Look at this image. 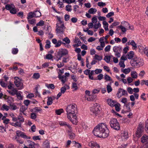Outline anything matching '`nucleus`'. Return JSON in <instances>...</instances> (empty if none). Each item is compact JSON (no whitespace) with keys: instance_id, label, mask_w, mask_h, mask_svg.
Masks as SVG:
<instances>
[{"instance_id":"nucleus-1","label":"nucleus","mask_w":148,"mask_h":148,"mask_svg":"<svg viewBox=\"0 0 148 148\" xmlns=\"http://www.w3.org/2000/svg\"><path fill=\"white\" fill-rule=\"evenodd\" d=\"M93 132L95 136L104 138L108 137L109 133L106 125L103 123L97 125L94 128Z\"/></svg>"},{"instance_id":"nucleus-2","label":"nucleus","mask_w":148,"mask_h":148,"mask_svg":"<svg viewBox=\"0 0 148 148\" xmlns=\"http://www.w3.org/2000/svg\"><path fill=\"white\" fill-rule=\"evenodd\" d=\"M67 117L68 119L74 124L77 123L76 114L77 113V106L75 104L68 105L66 108Z\"/></svg>"},{"instance_id":"nucleus-3","label":"nucleus","mask_w":148,"mask_h":148,"mask_svg":"<svg viewBox=\"0 0 148 148\" xmlns=\"http://www.w3.org/2000/svg\"><path fill=\"white\" fill-rule=\"evenodd\" d=\"M16 135L14 136V139L18 143L22 144L23 141L19 139V137H21L23 138L30 139L31 138L25 134L20 130H17L16 132Z\"/></svg>"},{"instance_id":"nucleus-4","label":"nucleus","mask_w":148,"mask_h":148,"mask_svg":"<svg viewBox=\"0 0 148 148\" xmlns=\"http://www.w3.org/2000/svg\"><path fill=\"white\" fill-rule=\"evenodd\" d=\"M109 124L110 127L115 130H119L120 129V126L117 120L115 118L111 119Z\"/></svg>"},{"instance_id":"nucleus-5","label":"nucleus","mask_w":148,"mask_h":148,"mask_svg":"<svg viewBox=\"0 0 148 148\" xmlns=\"http://www.w3.org/2000/svg\"><path fill=\"white\" fill-rule=\"evenodd\" d=\"M68 54V51L66 49H61L59 50L58 52L57 56V61L61 60L62 57L66 56Z\"/></svg>"},{"instance_id":"nucleus-6","label":"nucleus","mask_w":148,"mask_h":148,"mask_svg":"<svg viewBox=\"0 0 148 148\" xmlns=\"http://www.w3.org/2000/svg\"><path fill=\"white\" fill-rule=\"evenodd\" d=\"M117 97L120 98L123 96H127L128 95L127 91L121 88H119L116 95Z\"/></svg>"},{"instance_id":"nucleus-7","label":"nucleus","mask_w":148,"mask_h":148,"mask_svg":"<svg viewBox=\"0 0 148 148\" xmlns=\"http://www.w3.org/2000/svg\"><path fill=\"white\" fill-rule=\"evenodd\" d=\"M56 33L59 34H63L65 29V26L64 23L60 25L56 24Z\"/></svg>"},{"instance_id":"nucleus-8","label":"nucleus","mask_w":148,"mask_h":148,"mask_svg":"<svg viewBox=\"0 0 148 148\" xmlns=\"http://www.w3.org/2000/svg\"><path fill=\"white\" fill-rule=\"evenodd\" d=\"M113 50L114 53L115 55L118 57L121 56V53L122 51V48L120 46H114L113 47Z\"/></svg>"},{"instance_id":"nucleus-9","label":"nucleus","mask_w":148,"mask_h":148,"mask_svg":"<svg viewBox=\"0 0 148 148\" xmlns=\"http://www.w3.org/2000/svg\"><path fill=\"white\" fill-rule=\"evenodd\" d=\"M143 129V126L142 125H139L136 132V134L138 137H140L142 135Z\"/></svg>"},{"instance_id":"nucleus-10","label":"nucleus","mask_w":148,"mask_h":148,"mask_svg":"<svg viewBox=\"0 0 148 148\" xmlns=\"http://www.w3.org/2000/svg\"><path fill=\"white\" fill-rule=\"evenodd\" d=\"M90 111L91 115L96 116L99 112L100 110L98 107H95L91 108Z\"/></svg>"},{"instance_id":"nucleus-11","label":"nucleus","mask_w":148,"mask_h":148,"mask_svg":"<svg viewBox=\"0 0 148 148\" xmlns=\"http://www.w3.org/2000/svg\"><path fill=\"white\" fill-rule=\"evenodd\" d=\"M134 60H136V63L137 64L138 67L143 66L144 64V62L143 60L138 57H135L134 58Z\"/></svg>"},{"instance_id":"nucleus-12","label":"nucleus","mask_w":148,"mask_h":148,"mask_svg":"<svg viewBox=\"0 0 148 148\" xmlns=\"http://www.w3.org/2000/svg\"><path fill=\"white\" fill-rule=\"evenodd\" d=\"M58 77L63 84H64L67 81L68 79L67 77H66V76L64 75H62L60 73H59Z\"/></svg>"},{"instance_id":"nucleus-13","label":"nucleus","mask_w":148,"mask_h":148,"mask_svg":"<svg viewBox=\"0 0 148 148\" xmlns=\"http://www.w3.org/2000/svg\"><path fill=\"white\" fill-rule=\"evenodd\" d=\"M88 145L92 148H100V146L98 144L95 142L92 141L88 143Z\"/></svg>"},{"instance_id":"nucleus-14","label":"nucleus","mask_w":148,"mask_h":148,"mask_svg":"<svg viewBox=\"0 0 148 148\" xmlns=\"http://www.w3.org/2000/svg\"><path fill=\"white\" fill-rule=\"evenodd\" d=\"M15 80L14 82V84L16 87L20 86L22 84L20 79L18 77H15Z\"/></svg>"},{"instance_id":"nucleus-15","label":"nucleus","mask_w":148,"mask_h":148,"mask_svg":"<svg viewBox=\"0 0 148 148\" xmlns=\"http://www.w3.org/2000/svg\"><path fill=\"white\" fill-rule=\"evenodd\" d=\"M47 101V104L48 106L51 105L53 103V101L55 99L54 97H48Z\"/></svg>"},{"instance_id":"nucleus-16","label":"nucleus","mask_w":148,"mask_h":148,"mask_svg":"<svg viewBox=\"0 0 148 148\" xmlns=\"http://www.w3.org/2000/svg\"><path fill=\"white\" fill-rule=\"evenodd\" d=\"M96 97V96L94 94L92 95L91 96L90 95L89 97H88L86 96H85V98L86 99H87L88 101H91L93 100Z\"/></svg>"},{"instance_id":"nucleus-17","label":"nucleus","mask_w":148,"mask_h":148,"mask_svg":"<svg viewBox=\"0 0 148 148\" xmlns=\"http://www.w3.org/2000/svg\"><path fill=\"white\" fill-rule=\"evenodd\" d=\"M134 53L133 51H131L129 52L126 55L127 57L129 59H132L134 57Z\"/></svg>"},{"instance_id":"nucleus-18","label":"nucleus","mask_w":148,"mask_h":148,"mask_svg":"<svg viewBox=\"0 0 148 148\" xmlns=\"http://www.w3.org/2000/svg\"><path fill=\"white\" fill-rule=\"evenodd\" d=\"M7 91L12 96L16 95L18 92L17 90L15 88H14L12 90H7Z\"/></svg>"},{"instance_id":"nucleus-19","label":"nucleus","mask_w":148,"mask_h":148,"mask_svg":"<svg viewBox=\"0 0 148 148\" xmlns=\"http://www.w3.org/2000/svg\"><path fill=\"white\" fill-rule=\"evenodd\" d=\"M107 102L109 105L112 107L114 106L115 104L114 101L110 99H108Z\"/></svg>"},{"instance_id":"nucleus-20","label":"nucleus","mask_w":148,"mask_h":148,"mask_svg":"<svg viewBox=\"0 0 148 148\" xmlns=\"http://www.w3.org/2000/svg\"><path fill=\"white\" fill-rule=\"evenodd\" d=\"M141 142L142 143H144L147 141L148 140V136L146 135H144L141 138Z\"/></svg>"},{"instance_id":"nucleus-21","label":"nucleus","mask_w":148,"mask_h":148,"mask_svg":"<svg viewBox=\"0 0 148 148\" xmlns=\"http://www.w3.org/2000/svg\"><path fill=\"white\" fill-rule=\"evenodd\" d=\"M130 40L128 42V45H131L132 46V47H134V49H136L137 48V46L136 43L134 42V40L131 41L130 42Z\"/></svg>"},{"instance_id":"nucleus-22","label":"nucleus","mask_w":148,"mask_h":148,"mask_svg":"<svg viewBox=\"0 0 148 148\" xmlns=\"http://www.w3.org/2000/svg\"><path fill=\"white\" fill-rule=\"evenodd\" d=\"M121 136L122 138L127 139L128 137L127 132L126 131H124L122 133Z\"/></svg>"},{"instance_id":"nucleus-23","label":"nucleus","mask_w":148,"mask_h":148,"mask_svg":"<svg viewBox=\"0 0 148 148\" xmlns=\"http://www.w3.org/2000/svg\"><path fill=\"white\" fill-rule=\"evenodd\" d=\"M33 17H35L34 12H29L28 13L27 18V19H30Z\"/></svg>"},{"instance_id":"nucleus-24","label":"nucleus","mask_w":148,"mask_h":148,"mask_svg":"<svg viewBox=\"0 0 148 148\" xmlns=\"http://www.w3.org/2000/svg\"><path fill=\"white\" fill-rule=\"evenodd\" d=\"M111 57H113L112 56H105L104 58V60L107 63H109L110 61V59Z\"/></svg>"},{"instance_id":"nucleus-25","label":"nucleus","mask_w":148,"mask_h":148,"mask_svg":"<svg viewBox=\"0 0 148 148\" xmlns=\"http://www.w3.org/2000/svg\"><path fill=\"white\" fill-rule=\"evenodd\" d=\"M97 11L95 8H91L88 10V12L89 14H94L97 12Z\"/></svg>"},{"instance_id":"nucleus-26","label":"nucleus","mask_w":148,"mask_h":148,"mask_svg":"<svg viewBox=\"0 0 148 148\" xmlns=\"http://www.w3.org/2000/svg\"><path fill=\"white\" fill-rule=\"evenodd\" d=\"M131 76L133 78H136L138 76V74L135 71H132L131 73Z\"/></svg>"},{"instance_id":"nucleus-27","label":"nucleus","mask_w":148,"mask_h":148,"mask_svg":"<svg viewBox=\"0 0 148 148\" xmlns=\"http://www.w3.org/2000/svg\"><path fill=\"white\" fill-rule=\"evenodd\" d=\"M10 109L12 110H15L18 109L17 107L14 103L10 104Z\"/></svg>"},{"instance_id":"nucleus-28","label":"nucleus","mask_w":148,"mask_h":148,"mask_svg":"<svg viewBox=\"0 0 148 148\" xmlns=\"http://www.w3.org/2000/svg\"><path fill=\"white\" fill-rule=\"evenodd\" d=\"M130 63L132 66L134 67H138L137 64L136 63V60H133L130 62Z\"/></svg>"},{"instance_id":"nucleus-29","label":"nucleus","mask_w":148,"mask_h":148,"mask_svg":"<svg viewBox=\"0 0 148 148\" xmlns=\"http://www.w3.org/2000/svg\"><path fill=\"white\" fill-rule=\"evenodd\" d=\"M1 108L2 110H5L6 111H8L9 110L10 107L5 104H3L2 105Z\"/></svg>"},{"instance_id":"nucleus-30","label":"nucleus","mask_w":148,"mask_h":148,"mask_svg":"<svg viewBox=\"0 0 148 148\" xmlns=\"http://www.w3.org/2000/svg\"><path fill=\"white\" fill-rule=\"evenodd\" d=\"M45 86L48 88H50L52 89H53L55 88L54 85L53 84H46Z\"/></svg>"},{"instance_id":"nucleus-31","label":"nucleus","mask_w":148,"mask_h":148,"mask_svg":"<svg viewBox=\"0 0 148 148\" xmlns=\"http://www.w3.org/2000/svg\"><path fill=\"white\" fill-rule=\"evenodd\" d=\"M64 112V110L63 109H60L56 110L55 111V112L56 114L60 115L62 113Z\"/></svg>"},{"instance_id":"nucleus-32","label":"nucleus","mask_w":148,"mask_h":148,"mask_svg":"<svg viewBox=\"0 0 148 148\" xmlns=\"http://www.w3.org/2000/svg\"><path fill=\"white\" fill-rule=\"evenodd\" d=\"M103 27L105 30L107 31L108 30V24L106 21H104L103 22Z\"/></svg>"},{"instance_id":"nucleus-33","label":"nucleus","mask_w":148,"mask_h":148,"mask_svg":"<svg viewBox=\"0 0 148 148\" xmlns=\"http://www.w3.org/2000/svg\"><path fill=\"white\" fill-rule=\"evenodd\" d=\"M35 17H39L41 16V13L39 11H36L34 12Z\"/></svg>"},{"instance_id":"nucleus-34","label":"nucleus","mask_w":148,"mask_h":148,"mask_svg":"<svg viewBox=\"0 0 148 148\" xmlns=\"http://www.w3.org/2000/svg\"><path fill=\"white\" fill-rule=\"evenodd\" d=\"M18 119L19 121V122H23L24 121V119L23 118L22 113H20L19 115L18 116Z\"/></svg>"},{"instance_id":"nucleus-35","label":"nucleus","mask_w":148,"mask_h":148,"mask_svg":"<svg viewBox=\"0 0 148 148\" xmlns=\"http://www.w3.org/2000/svg\"><path fill=\"white\" fill-rule=\"evenodd\" d=\"M44 148H50L49 143L47 140L44 142Z\"/></svg>"},{"instance_id":"nucleus-36","label":"nucleus","mask_w":148,"mask_h":148,"mask_svg":"<svg viewBox=\"0 0 148 148\" xmlns=\"http://www.w3.org/2000/svg\"><path fill=\"white\" fill-rule=\"evenodd\" d=\"M46 44L45 46V48L48 49V48H50L51 47V45H50L51 42H50V41L48 40H46Z\"/></svg>"},{"instance_id":"nucleus-37","label":"nucleus","mask_w":148,"mask_h":148,"mask_svg":"<svg viewBox=\"0 0 148 148\" xmlns=\"http://www.w3.org/2000/svg\"><path fill=\"white\" fill-rule=\"evenodd\" d=\"M130 71V68L125 69H122L121 70V71L124 73L127 74L129 73Z\"/></svg>"},{"instance_id":"nucleus-38","label":"nucleus","mask_w":148,"mask_h":148,"mask_svg":"<svg viewBox=\"0 0 148 148\" xmlns=\"http://www.w3.org/2000/svg\"><path fill=\"white\" fill-rule=\"evenodd\" d=\"M40 75L38 73H34L33 76V78L36 79H38L40 78Z\"/></svg>"},{"instance_id":"nucleus-39","label":"nucleus","mask_w":148,"mask_h":148,"mask_svg":"<svg viewBox=\"0 0 148 148\" xmlns=\"http://www.w3.org/2000/svg\"><path fill=\"white\" fill-rule=\"evenodd\" d=\"M16 95L17 97L19 100H22L23 97L20 92H17Z\"/></svg>"},{"instance_id":"nucleus-40","label":"nucleus","mask_w":148,"mask_h":148,"mask_svg":"<svg viewBox=\"0 0 148 148\" xmlns=\"http://www.w3.org/2000/svg\"><path fill=\"white\" fill-rule=\"evenodd\" d=\"M28 22L31 25L34 24L36 23V20L34 18L32 19H27Z\"/></svg>"},{"instance_id":"nucleus-41","label":"nucleus","mask_w":148,"mask_h":148,"mask_svg":"<svg viewBox=\"0 0 148 148\" xmlns=\"http://www.w3.org/2000/svg\"><path fill=\"white\" fill-rule=\"evenodd\" d=\"M94 59L97 60H98L100 61L102 59V57L101 56H100L97 55L95 54V55Z\"/></svg>"},{"instance_id":"nucleus-42","label":"nucleus","mask_w":148,"mask_h":148,"mask_svg":"<svg viewBox=\"0 0 148 148\" xmlns=\"http://www.w3.org/2000/svg\"><path fill=\"white\" fill-rule=\"evenodd\" d=\"M104 79L106 81H112V79L109 75H104Z\"/></svg>"},{"instance_id":"nucleus-43","label":"nucleus","mask_w":148,"mask_h":148,"mask_svg":"<svg viewBox=\"0 0 148 148\" xmlns=\"http://www.w3.org/2000/svg\"><path fill=\"white\" fill-rule=\"evenodd\" d=\"M10 12L13 14H16V9L15 8H12L10 10Z\"/></svg>"},{"instance_id":"nucleus-44","label":"nucleus","mask_w":148,"mask_h":148,"mask_svg":"<svg viewBox=\"0 0 148 148\" xmlns=\"http://www.w3.org/2000/svg\"><path fill=\"white\" fill-rule=\"evenodd\" d=\"M27 108L25 106H22L20 108V112H23L26 110Z\"/></svg>"},{"instance_id":"nucleus-45","label":"nucleus","mask_w":148,"mask_h":148,"mask_svg":"<svg viewBox=\"0 0 148 148\" xmlns=\"http://www.w3.org/2000/svg\"><path fill=\"white\" fill-rule=\"evenodd\" d=\"M0 84L1 86L3 87H6L7 84L5 83L2 80H1V81L0 82Z\"/></svg>"},{"instance_id":"nucleus-46","label":"nucleus","mask_w":148,"mask_h":148,"mask_svg":"<svg viewBox=\"0 0 148 148\" xmlns=\"http://www.w3.org/2000/svg\"><path fill=\"white\" fill-rule=\"evenodd\" d=\"M101 24L100 23H98L95 24L93 26V28L95 29H97L99 27H101Z\"/></svg>"},{"instance_id":"nucleus-47","label":"nucleus","mask_w":148,"mask_h":148,"mask_svg":"<svg viewBox=\"0 0 148 148\" xmlns=\"http://www.w3.org/2000/svg\"><path fill=\"white\" fill-rule=\"evenodd\" d=\"M64 65V63L63 62H60L59 63L57 64V66L58 68H60L63 66Z\"/></svg>"},{"instance_id":"nucleus-48","label":"nucleus","mask_w":148,"mask_h":148,"mask_svg":"<svg viewBox=\"0 0 148 148\" xmlns=\"http://www.w3.org/2000/svg\"><path fill=\"white\" fill-rule=\"evenodd\" d=\"M127 91L129 94H132L133 92V89L130 87H128L127 88Z\"/></svg>"},{"instance_id":"nucleus-49","label":"nucleus","mask_w":148,"mask_h":148,"mask_svg":"<svg viewBox=\"0 0 148 148\" xmlns=\"http://www.w3.org/2000/svg\"><path fill=\"white\" fill-rule=\"evenodd\" d=\"M74 42L79 44V45H80L82 44L81 42L80 41V40L77 37H75Z\"/></svg>"},{"instance_id":"nucleus-50","label":"nucleus","mask_w":148,"mask_h":148,"mask_svg":"<svg viewBox=\"0 0 148 148\" xmlns=\"http://www.w3.org/2000/svg\"><path fill=\"white\" fill-rule=\"evenodd\" d=\"M63 41H64L67 44H69L70 42L69 39L67 37H66L63 39Z\"/></svg>"},{"instance_id":"nucleus-51","label":"nucleus","mask_w":148,"mask_h":148,"mask_svg":"<svg viewBox=\"0 0 148 148\" xmlns=\"http://www.w3.org/2000/svg\"><path fill=\"white\" fill-rule=\"evenodd\" d=\"M97 5L99 7H103L106 5V4L105 3L100 2L98 3Z\"/></svg>"},{"instance_id":"nucleus-52","label":"nucleus","mask_w":148,"mask_h":148,"mask_svg":"<svg viewBox=\"0 0 148 148\" xmlns=\"http://www.w3.org/2000/svg\"><path fill=\"white\" fill-rule=\"evenodd\" d=\"M130 103L129 102L127 103V104H126L125 106H124L126 107V109L128 112H130L131 110L130 108Z\"/></svg>"},{"instance_id":"nucleus-53","label":"nucleus","mask_w":148,"mask_h":148,"mask_svg":"<svg viewBox=\"0 0 148 148\" xmlns=\"http://www.w3.org/2000/svg\"><path fill=\"white\" fill-rule=\"evenodd\" d=\"M56 17L57 18V19L58 20L59 22V23H57V24H58V25H60L62 24V23H63V22L61 21V18L60 17L57 16Z\"/></svg>"},{"instance_id":"nucleus-54","label":"nucleus","mask_w":148,"mask_h":148,"mask_svg":"<svg viewBox=\"0 0 148 148\" xmlns=\"http://www.w3.org/2000/svg\"><path fill=\"white\" fill-rule=\"evenodd\" d=\"M44 24V22L42 20H40L38 23L36 25L37 26H43Z\"/></svg>"},{"instance_id":"nucleus-55","label":"nucleus","mask_w":148,"mask_h":148,"mask_svg":"<svg viewBox=\"0 0 148 148\" xmlns=\"http://www.w3.org/2000/svg\"><path fill=\"white\" fill-rule=\"evenodd\" d=\"M107 89L108 92L109 93L112 91V89L110 86L108 85L107 86Z\"/></svg>"},{"instance_id":"nucleus-56","label":"nucleus","mask_w":148,"mask_h":148,"mask_svg":"<svg viewBox=\"0 0 148 148\" xmlns=\"http://www.w3.org/2000/svg\"><path fill=\"white\" fill-rule=\"evenodd\" d=\"M119 27L121 29L122 31L124 33L126 31V28L120 25Z\"/></svg>"},{"instance_id":"nucleus-57","label":"nucleus","mask_w":148,"mask_h":148,"mask_svg":"<svg viewBox=\"0 0 148 148\" xmlns=\"http://www.w3.org/2000/svg\"><path fill=\"white\" fill-rule=\"evenodd\" d=\"M71 6L70 5H67L66 6V10L68 11H71L72 10L71 8Z\"/></svg>"},{"instance_id":"nucleus-58","label":"nucleus","mask_w":148,"mask_h":148,"mask_svg":"<svg viewBox=\"0 0 148 148\" xmlns=\"http://www.w3.org/2000/svg\"><path fill=\"white\" fill-rule=\"evenodd\" d=\"M69 135L70 136V138L71 139H73L75 137V134L72 132H69Z\"/></svg>"},{"instance_id":"nucleus-59","label":"nucleus","mask_w":148,"mask_h":148,"mask_svg":"<svg viewBox=\"0 0 148 148\" xmlns=\"http://www.w3.org/2000/svg\"><path fill=\"white\" fill-rule=\"evenodd\" d=\"M119 64L121 67L123 68H125V65L124 63V61H120L119 62Z\"/></svg>"},{"instance_id":"nucleus-60","label":"nucleus","mask_w":148,"mask_h":148,"mask_svg":"<svg viewBox=\"0 0 148 148\" xmlns=\"http://www.w3.org/2000/svg\"><path fill=\"white\" fill-rule=\"evenodd\" d=\"M18 51V50L17 48H13L12 49V53L14 54L17 53Z\"/></svg>"},{"instance_id":"nucleus-61","label":"nucleus","mask_w":148,"mask_h":148,"mask_svg":"<svg viewBox=\"0 0 148 148\" xmlns=\"http://www.w3.org/2000/svg\"><path fill=\"white\" fill-rule=\"evenodd\" d=\"M53 58V56L50 54H48L46 55V59L51 60Z\"/></svg>"},{"instance_id":"nucleus-62","label":"nucleus","mask_w":148,"mask_h":148,"mask_svg":"<svg viewBox=\"0 0 148 148\" xmlns=\"http://www.w3.org/2000/svg\"><path fill=\"white\" fill-rule=\"evenodd\" d=\"M111 46L110 45H108L105 48L104 50L105 52L109 51L110 49Z\"/></svg>"},{"instance_id":"nucleus-63","label":"nucleus","mask_w":148,"mask_h":148,"mask_svg":"<svg viewBox=\"0 0 148 148\" xmlns=\"http://www.w3.org/2000/svg\"><path fill=\"white\" fill-rule=\"evenodd\" d=\"M5 9L7 10H10L12 7L10 4H6L5 5Z\"/></svg>"},{"instance_id":"nucleus-64","label":"nucleus","mask_w":148,"mask_h":148,"mask_svg":"<svg viewBox=\"0 0 148 148\" xmlns=\"http://www.w3.org/2000/svg\"><path fill=\"white\" fill-rule=\"evenodd\" d=\"M145 131L147 133H148V119L146 122V123L145 126Z\"/></svg>"}]
</instances>
